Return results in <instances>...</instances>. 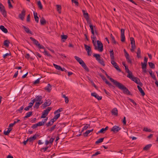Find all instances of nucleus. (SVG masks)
I'll use <instances>...</instances> for the list:
<instances>
[{
  "instance_id": "b1692460",
  "label": "nucleus",
  "mask_w": 158,
  "mask_h": 158,
  "mask_svg": "<svg viewBox=\"0 0 158 158\" xmlns=\"http://www.w3.org/2000/svg\"><path fill=\"white\" fill-rule=\"evenodd\" d=\"M152 146V145L151 144L147 145L143 148V149L145 151L148 150Z\"/></svg>"
},
{
  "instance_id": "8fccbe9b",
  "label": "nucleus",
  "mask_w": 158,
  "mask_h": 158,
  "mask_svg": "<svg viewBox=\"0 0 158 158\" xmlns=\"http://www.w3.org/2000/svg\"><path fill=\"white\" fill-rule=\"evenodd\" d=\"M105 131L104 130V128H103L101 129L99 131H98L97 134L100 133L103 134L105 133Z\"/></svg>"
},
{
  "instance_id": "2eb2a0df",
  "label": "nucleus",
  "mask_w": 158,
  "mask_h": 158,
  "mask_svg": "<svg viewBox=\"0 0 158 158\" xmlns=\"http://www.w3.org/2000/svg\"><path fill=\"white\" fill-rule=\"evenodd\" d=\"M38 136V135L36 134L34 135L32 137H30L29 138L27 139H28V141L29 142H32L35 140L37 137Z\"/></svg>"
},
{
  "instance_id": "f704fd0d",
  "label": "nucleus",
  "mask_w": 158,
  "mask_h": 158,
  "mask_svg": "<svg viewBox=\"0 0 158 158\" xmlns=\"http://www.w3.org/2000/svg\"><path fill=\"white\" fill-rule=\"evenodd\" d=\"M56 7L57 11L59 13H61V6L60 5H57Z\"/></svg>"
},
{
  "instance_id": "ddd939ff",
  "label": "nucleus",
  "mask_w": 158,
  "mask_h": 158,
  "mask_svg": "<svg viewBox=\"0 0 158 158\" xmlns=\"http://www.w3.org/2000/svg\"><path fill=\"white\" fill-rule=\"evenodd\" d=\"M25 10L23 9L21 14H19V17L21 20H23L25 15Z\"/></svg>"
},
{
  "instance_id": "4c0bfd02",
  "label": "nucleus",
  "mask_w": 158,
  "mask_h": 158,
  "mask_svg": "<svg viewBox=\"0 0 158 158\" xmlns=\"http://www.w3.org/2000/svg\"><path fill=\"white\" fill-rule=\"evenodd\" d=\"M125 67L126 72L128 73V75H131L132 74V72L129 71L127 66H125Z\"/></svg>"
},
{
  "instance_id": "e433bc0d",
  "label": "nucleus",
  "mask_w": 158,
  "mask_h": 158,
  "mask_svg": "<svg viewBox=\"0 0 158 158\" xmlns=\"http://www.w3.org/2000/svg\"><path fill=\"white\" fill-rule=\"evenodd\" d=\"M42 104V102H36L35 105L34 106V108H35L36 109H38L40 105Z\"/></svg>"
},
{
  "instance_id": "4468645a",
  "label": "nucleus",
  "mask_w": 158,
  "mask_h": 158,
  "mask_svg": "<svg viewBox=\"0 0 158 158\" xmlns=\"http://www.w3.org/2000/svg\"><path fill=\"white\" fill-rule=\"evenodd\" d=\"M91 95L92 96L94 97L95 98H97L98 100H100L102 99V96H99L98 94L94 92L91 94Z\"/></svg>"
},
{
  "instance_id": "f3484780",
  "label": "nucleus",
  "mask_w": 158,
  "mask_h": 158,
  "mask_svg": "<svg viewBox=\"0 0 158 158\" xmlns=\"http://www.w3.org/2000/svg\"><path fill=\"white\" fill-rule=\"evenodd\" d=\"M137 87L139 92L143 96H144L145 95V94L142 88L140 87L139 85H137Z\"/></svg>"
},
{
  "instance_id": "052dcab7",
  "label": "nucleus",
  "mask_w": 158,
  "mask_h": 158,
  "mask_svg": "<svg viewBox=\"0 0 158 158\" xmlns=\"http://www.w3.org/2000/svg\"><path fill=\"white\" fill-rule=\"evenodd\" d=\"M37 124L38 126H41L44 125V123H43V122L42 121L39 122L38 123H37Z\"/></svg>"
},
{
  "instance_id": "774afa93",
  "label": "nucleus",
  "mask_w": 158,
  "mask_h": 158,
  "mask_svg": "<svg viewBox=\"0 0 158 158\" xmlns=\"http://www.w3.org/2000/svg\"><path fill=\"white\" fill-rule=\"evenodd\" d=\"M56 125H54L52 127L50 128V131H52L54 130L56 128Z\"/></svg>"
},
{
  "instance_id": "0eeeda50",
  "label": "nucleus",
  "mask_w": 158,
  "mask_h": 158,
  "mask_svg": "<svg viewBox=\"0 0 158 158\" xmlns=\"http://www.w3.org/2000/svg\"><path fill=\"white\" fill-rule=\"evenodd\" d=\"M84 46L86 50V51L88 55L89 56H90L91 55V50L90 46H88L86 44H84Z\"/></svg>"
},
{
  "instance_id": "0e129e2a",
  "label": "nucleus",
  "mask_w": 158,
  "mask_h": 158,
  "mask_svg": "<svg viewBox=\"0 0 158 158\" xmlns=\"http://www.w3.org/2000/svg\"><path fill=\"white\" fill-rule=\"evenodd\" d=\"M62 109H63L62 108H60L58 109V110H56L54 112V114H55L56 113H59V112L61 111L62 110Z\"/></svg>"
},
{
  "instance_id": "a19ab883",
  "label": "nucleus",
  "mask_w": 158,
  "mask_h": 158,
  "mask_svg": "<svg viewBox=\"0 0 158 158\" xmlns=\"http://www.w3.org/2000/svg\"><path fill=\"white\" fill-rule=\"evenodd\" d=\"M103 139H104V138H100L99 139H98V140L97 141L95 142V143L96 144H97L98 143H102V142H103Z\"/></svg>"
},
{
  "instance_id": "37998d69",
  "label": "nucleus",
  "mask_w": 158,
  "mask_h": 158,
  "mask_svg": "<svg viewBox=\"0 0 158 158\" xmlns=\"http://www.w3.org/2000/svg\"><path fill=\"white\" fill-rule=\"evenodd\" d=\"M148 64L150 67L152 69H154L155 68L154 64L152 62H148Z\"/></svg>"
},
{
  "instance_id": "393cba45",
  "label": "nucleus",
  "mask_w": 158,
  "mask_h": 158,
  "mask_svg": "<svg viewBox=\"0 0 158 158\" xmlns=\"http://www.w3.org/2000/svg\"><path fill=\"white\" fill-rule=\"evenodd\" d=\"M136 53L137 57L138 58H140L141 57L140 56L141 51L140 48H137V51Z\"/></svg>"
},
{
  "instance_id": "79ce46f5",
  "label": "nucleus",
  "mask_w": 158,
  "mask_h": 158,
  "mask_svg": "<svg viewBox=\"0 0 158 158\" xmlns=\"http://www.w3.org/2000/svg\"><path fill=\"white\" fill-rule=\"evenodd\" d=\"M9 43L10 42L9 41L7 40H5L4 42V45L7 47H8L9 46Z\"/></svg>"
},
{
  "instance_id": "1a4fd4ad",
  "label": "nucleus",
  "mask_w": 158,
  "mask_h": 158,
  "mask_svg": "<svg viewBox=\"0 0 158 158\" xmlns=\"http://www.w3.org/2000/svg\"><path fill=\"white\" fill-rule=\"evenodd\" d=\"M121 129V127H119L117 126H113L111 130V131H113L114 133H116L118 132Z\"/></svg>"
},
{
  "instance_id": "f8f14e48",
  "label": "nucleus",
  "mask_w": 158,
  "mask_h": 158,
  "mask_svg": "<svg viewBox=\"0 0 158 158\" xmlns=\"http://www.w3.org/2000/svg\"><path fill=\"white\" fill-rule=\"evenodd\" d=\"M82 11L83 12L84 17L85 19L88 22L89 19V16L88 14L84 10H82Z\"/></svg>"
},
{
  "instance_id": "4d7b16f0",
  "label": "nucleus",
  "mask_w": 158,
  "mask_h": 158,
  "mask_svg": "<svg viewBox=\"0 0 158 158\" xmlns=\"http://www.w3.org/2000/svg\"><path fill=\"white\" fill-rule=\"evenodd\" d=\"M129 100L134 105H135V106H136V105L137 104L134 101V100L131 98H129Z\"/></svg>"
},
{
  "instance_id": "aec40b11",
  "label": "nucleus",
  "mask_w": 158,
  "mask_h": 158,
  "mask_svg": "<svg viewBox=\"0 0 158 158\" xmlns=\"http://www.w3.org/2000/svg\"><path fill=\"white\" fill-rule=\"evenodd\" d=\"M24 28L25 31L27 33H29L31 34H32V32L30 30L29 28L26 27V26H22Z\"/></svg>"
},
{
  "instance_id": "338daca9",
  "label": "nucleus",
  "mask_w": 158,
  "mask_h": 158,
  "mask_svg": "<svg viewBox=\"0 0 158 158\" xmlns=\"http://www.w3.org/2000/svg\"><path fill=\"white\" fill-rule=\"evenodd\" d=\"M9 131L10 130H7V131H4V134L6 135H8L10 132V131Z\"/></svg>"
},
{
  "instance_id": "9b49d317",
  "label": "nucleus",
  "mask_w": 158,
  "mask_h": 158,
  "mask_svg": "<svg viewBox=\"0 0 158 158\" xmlns=\"http://www.w3.org/2000/svg\"><path fill=\"white\" fill-rule=\"evenodd\" d=\"M111 63L118 71L120 72L121 71V70L119 69V66L117 65V64L114 60H111Z\"/></svg>"
},
{
  "instance_id": "5701e85b",
  "label": "nucleus",
  "mask_w": 158,
  "mask_h": 158,
  "mask_svg": "<svg viewBox=\"0 0 158 158\" xmlns=\"http://www.w3.org/2000/svg\"><path fill=\"white\" fill-rule=\"evenodd\" d=\"M0 29L5 33H7L8 32L7 30L3 26L1 25L0 26Z\"/></svg>"
},
{
  "instance_id": "4be33fe9",
  "label": "nucleus",
  "mask_w": 158,
  "mask_h": 158,
  "mask_svg": "<svg viewBox=\"0 0 158 158\" xmlns=\"http://www.w3.org/2000/svg\"><path fill=\"white\" fill-rule=\"evenodd\" d=\"M89 24H90L89 27H90V28L91 29V33H92V34L93 35H94V28H93V27H95V26H93L92 24H91L90 22H89Z\"/></svg>"
},
{
  "instance_id": "72a5a7b5",
  "label": "nucleus",
  "mask_w": 158,
  "mask_h": 158,
  "mask_svg": "<svg viewBox=\"0 0 158 158\" xmlns=\"http://www.w3.org/2000/svg\"><path fill=\"white\" fill-rule=\"evenodd\" d=\"M93 56L95 57L96 60L98 61L100 58H101L100 55L97 54H94Z\"/></svg>"
},
{
  "instance_id": "39448f33",
  "label": "nucleus",
  "mask_w": 158,
  "mask_h": 158,
  "mask_svg": "<svg viewBox=\"0 0 158 158\" xmlns=\"http://www.w3.org/2000/svg\"><path fill=\"white\" fill-rule=\"evenodd\" d=\"M30 39L33 41V43L40 49H44V47L40 45L38 41L32 37H31Z\"/></svg>"
},
{
  "instance_id": "bf43d9fd",
  "label": "nucleus",
  "mask_w": 158,
  "mask_h": 158,
  "mask_svg": "<svg viewBox=\"0 0 158 158\" xmlns=\"http://www.w3.org/2000/svg\"><path fill=\"white\" fill-rule=\"evenodd\" d=\"M61 38L62 39L66 40L68 36L67 35H61Z\"/></svg>"
},
{
  "instance_id": "bb28decb",
  "label": "nucleus",
  "mask_w": 158,
  "mask_h": 158,
  "mask_svg": "<svg viewBox=\"0 0 158 158\" xmlns=\"http://www.w3.org/2000/svg\"><path fill=\"white\" fill-rule=\"evenodd\" d=\"M114 53L113 50L110 51V56L111 60H114Z\"/></svg>"
},
{
  "instance_id": "864d4df0",
  "label": "nucleus",
  "mask_w": 158,
  "mask_h": 158,
  "mask_svg": "<svg viewBox=\"0 0 158 158\" xmlns=\"http://www.w3.org/2000/svg\"><path fill=\"white\" fill-rule=\"evenodd\" d=\"M72 3H74L76 5L78 6L79 4L78 2L76 0H72Z\"/></svg>"
},
{
  "instance_id": "c85d7f7f",
  "label": "nucleus",
  "mask_w": 158,
  "mask_h": 158,
  "mask_svg": "<svg viewBox=\"0 0 158 158\" xmlns=\"http://www.w3.org/2000/svg\"><path fill=\"white\" fill-rule=\"evenodd\" d=\"M93 129L91 130H87L85 133H84V136L85 137H87L88 136V135L92 131Z\"/></svg>"
},
{
  "instance_id": "20e7f679",
  "label": "nucleus",
  "mask_w": 158,
  "mask_h": 158,
  "mask_svg": "<svg viewBox=\"0 0 158 158\" xmlns=\"http://www.w3.org/2000/svg\"><path fill=\"white\" fill-rule=\"evenodd\" d=\"M127 76L137 84L141 86H142L143 84L140 81L139 79L132 75V74L131 75H128Z\"/></svg>"
},
{
  "instance_id": "7ed1b4c3",
  "label": "nucleus",
  "mask_w": 158,
  "mask_h": 158,
  "mask_svg": "<svg viewBox=\"0 0 158 158\" xmlns=\"http://www.w3.org/2000/svg\"><path fill=\"white\" fill-rule=\"evenodd\" d=\"M74 58L84 69L87 71H89V69L82 59L76 56H75Z\"/></svg>"
},
{
  "instance_id": "a878e982",
  "label": "nucleus",
  "mask_w": 158,
  "mask_h": 158,
  "mask_svg": "<svg viewBox=\"0 0 158 158\" xmlns=\"http://www.w3.org/2000/svg\"><path fill=\"white\" fill-rule=\"evenodd\" d=\"M105 81V83H106V84H107V85H108L109 87L110 88H112V89H114V86H113V85H112L107 80V79H106Z\"/></svg>"
},
{
  "instance_id": "de8ad7c7",
  "label": "nucleus",
  "mask_w": 158,
  "mask_h": 158,
  "mask_svg": "<svg viewBox=\"0 0 158 158\" xmlns=\"http://www.w3.org/2000/svg\"><path fill=\"white\" fill-rule=\"evenodd\" d=\"M89 126H90L89 124H86L83 128L82 130L81 131V132H83L84 130H86Z\"/></svg>"
},
{
  "instance_id": "58836bf2",
  "label": "nucleus",
  "mask_w": 158,
  "mask_h": 158,
  "mask_svg": "<svg viewBox=\"0 0 158 158\" xmlns=\"http://www.w3.org/2000/svg\"><path fill=\"white\" fill-rule=\"evenodd\" d=\"M62 97L65 98V103H68L69 101L68 98L65 95H63V94H62Z\"/></svg>"
},
{
  "instance_id": "603ef678",
  "label": "nucleus",
  "mask_w": 158,
  "mask_h": 158,
  "mask_svg": "<svg viewBox=\"0 0 158 158\" xmlns=\"http://www.w3.org/2000/svg\"><path fill=\"white\" fill-rule=\"evenodd\" d=\"M44 54L47 55V56H51L50 54L45 50H44Z\"/></svg>"
},
{
  "instance_id": "c03bdc74",
  "label": "nucleus",
  "mask_w": 158,
  "mask_h": 158,
  "mask_svg": "<svg viewBox=\"0 0 158 158\" xmlns=\"http://www.w3.org/2000/svg\"><path fill=\"white\" fill-rule=\"evenodd\" d=\"M37 4L38 6V7L40 9H42L43 8V6L41 4V2L40 1H39L37 2Z\"/></svg>"
},
{
  "instance_id": "cd10ccee",
  "label": "nucleus",
  "mask_w": 158,
  "mask_h": 158,
  "mask_svg": "<svg viewBox=\"0 0 158 158\" xmlns=\"http://www.w3.org/2000/svg\"><path fill=\"white\" fill-rule=\"evenodd\" d=\"M152 70H150L149 73L152 78H153L154 80H156V77L154 73H152Z\"/></svg>"
},
{
  "instance_id": "09e8293b",
  "label": "nucleus",
  "mask_w": 158,
  "mask_h": 158,
  "mask_svg": "<svg viewBox=\"0 0 158 158\" xmlns=\"http://www.w3.org/2000/svg\"><path fill=\"white\" fill-rule=\"evenodd\" d=\"M8 3L9 5V8L11 9L13 8V6L11 3L10 0H8Z\"/></svg>"
},
{
  "instance_id": "69168bd1",
  "label": "nucleus",
  "mask_w": 158,
  "mask_h": 158,
  "mask_svg": "<svg viewBox=\"0 0 158 158\" xmlns=\"http://www.w3.org/2000/svg\"><path fill=\"white\" fill-rule=\"evenodd\" d=\"M52 108L51 107H48L47 108L44 110H45L48 113H49V112L51 110Z\"/></svg>"
},
{
  "instance_id": "7c9ffc66",
  "label": "nucleus",
  "mask_w": 158,
  "mask_h": 158,
  "mask_svg": "<svg viewBox=\"0 0 158 158\" xmlns=\"http://www.w3.org/2000/svg\"><path fill=\"white\" fill-rule=\"evenodd\" d=\"M40 24L41 25H44L46 23V21L43 17L40 20Z\"/></svg>"
},
{
  "instance_id": "f03ea898",
  "label": "nucleus",
  "mask_w": 158,
  "mask_h": 158,
  "mask_svg": "<svg viewBox=\"0 0 158 158\" xmlns=\"http://www.w3.org/2000/svg\"><path fill=\"white\" fill-rule=\"evenodd\" d=\"M92 41L93 45L94 47V49L95 50H98V51L101 52L103 51V45L102 44L101 41L99 40L97 41L98 45V46H97L96 44V41H94V39Z\"/></svg>"
},
{
  "instance_id": "e2e57ef3",
  "label": "nucleus",
  "mask_w": 158,
  "mask_h": 158,
  "mask_svg": "<svg viewBox=\"0 0 158 158\" xmlns=\"http://www.w3.org/2000/svg\"><path fill=\"white\" fill-rule=\"evenodd\" d=\"M40 78H38L37 79L36 81H35L34 82V84H36L40 82Z\"/></svg>"
},
{
  "instance_id": "3c124183",
  "label": "nucleus",
  "mask_w": 158,
  "mask_h": 158,
  "mask_svg": "<svg viewBox=\"0 0 158 158\" xmlns=\"http://www.w3.org/2000/svg\"><path fill=\"white\" fill-rule=\"evenodd\" d=\"M100 154H101V152H100L98 151L92 155V157H93L94 156H96Z\"/></svg>"
},
{
  "instance_id": "680f3d73",
  "label": "nucleus",
  "mask_w": 158,
  "mask_h": 158,
  "mask_svg": "<svg viewBox=\"0 0 158 158\" xmlns=\"http://www.w3.org/2000/svg\"><path fill=\"white\" fill-rule=\"evenodd\" d=\"M131 52H134V49L135 48V45H132L131 46Z\"/></svg>"
},
{
  "instance_id": "6e6552de",
  "label": "nucleus",
  "mask_w": 158,
  "mask_h": 158,
  "mask_svg": "<svg viewBox=\"0 0 158 158\" xmlns=\"http://www.w3.org/2000/svg\"><path fill=\"white\" fill-rule=\"evenodd\" d=\"M51 101L49 99L46 100L45 103L42 104L43 108H45L47 106H49L51 104Z\"/></svg>"
},
{
  "instance_id": "5fc2aeb1",
  "label": "nucleus",
  "mask_w": 158,
  "mask_h": 158,
  "mask_svg": "<svg viewBox=\"0 0 158 158\" xmlns=\"http://www.w3.org/2000/svg\"><path fill=\"white\" fill-rule=\"evenodd\" d=\"M53 124V123L50 120L49 122L46 124V125L47 126V127H49L52 125Z\"/></svg>"
},
{
  "instance_id": "ea45409f",
  "label": "nucleus",
  "mask_w": 158,
  "mask_h": 158,
  "mask_svg": "<svg viewBox=\"0 0 158 158\" xmlns=\"http://www.w3.org/2000/svg\"><path fill=\"white\" fill-rule=\"evenodd\" d=\"M110 37L112 41V42L115 44H116V42L115 40V38L112 35V34H111L110 35Z\"/></svg>"
},
{
  "instance_id": "dca6fc26",
  "label": "nucleus",
  "mask_w": 158,
  "mask_h": 158,
  "mask_svg": "<svg viewBox=\"0 0 158 158\" xmlns=\"http://www.w3.org/2000/svg\"><path fill=\"white\" fill-rule=\"evenodd\" d=\"M51 87V85L50 84H48L47 86L44 88V89L49 92L52 89Z\"/></svg>"
},
{
  "instance_id": "2f4dec72",
  "label": "nucleus",
  "mask_w": 158,
  "mask_h": 158,
  "mask_svg": "<svg viewBox=\"0 0 158 158\" xmlns=\"http://www.w3.org/2000/svg\"><path fill=\"white\" fill-rule=\"evenodd\" d=\"M98 62L103 66H105V64L102 58H100L98 60Z\"/></svg>"
},
{
  "instance_id": "c9c22d12",
  "label": "nucleus",
  "mask_w": 158,
  "mask_h": 158,
  "mask_svg": "<svg viewBox=\"0 0 158 158\" xmlns=\"http://www.w3.org/2000/svg\"><path fill=\"white\" fill-rule=\"evenodd\" d=\"M130 39L131 46L135 45V42L134 38L133 37H131L130 38Z\"/></svg>"
},
{
  "instance_id": "423d86ee",
  "label": "nucleus",
  "mask_w": 158,
  "mask_h": 158,
  "mask_svg": "<svg viewBox=\"0 0 158 158\" xmlns=\"http://www.w3.org/2000/svg\"><path fill=\"white\" fill-rule=\"evenodd\" d=\"M0 11L4 17L6 16V12L5 10V7L0 2Z\"/></svg>"
},
{
  "instance_id": "473e14b6",
  "label": "nucleus",
  "mask_w": 158,
  "mask_h": 158,
  "mask_svg": "<svg viewBox=\"0 0 158 158\" xmlns=\"http://www.w3.org/2000/svg\"><path fill=\"white\" fill-rule=\"evenodd\" d=\"M32 111L29 112L26 114V115L24 117V118H27L30 117L32 115Z\"/></svg>"
},
{
  "instance_id": "6e6d98bb",
  "label": "nucleus",
  "mask_w": 158,
  "mask_h": 158,
  "mask_svg": "<svg viewBox=\"0 0 158 158\" xmlns=\"http://www.w3.org/2000/svg\"><path fill=\"white\" fill-rule=\"evenodd\" d=\"M143 131L146 132H151V130L150 129H148L147 127H144L143 129Z\"/></svg>"
},
{
  "instance_id": "49530a36",
  "label": "nucleus",
  "mask_w": 158,
  "mask_h": 158,
  "mask_svg": "<svg viewBox=\"0 0 158 158\" xmlns=\"http://www.w3.org/2000/svg\"><path fill=\"white\" fill-rule=\"evenodd\" d=\"M141 67H142V69H147V64L141 62Z\"/></svg>"
},
{
  "instance_id": "f257e3e1",
  "label": "nucleus",
  "mask_w": 158,
  "mask_h": 158,
  "mask_svg": "<svg viewBox=\"0 0 158 158\" xmlns=\"http://www.w3.org/2000/svg\"><path fill=\"white\" fill-rule=\"evenodd\" d=\"M106 76L107 78L109 79L116 87L119 89L122 90L124 94L128 95L130 94V92L129 91L128 89L122 83L110 77L107 74H106Z\"/></svg>"
},
{
  "instance_id": "412c9836",
  "label": "nucleus",
  "mask_w": 158,
  "mask_h": 158,
  "mask_svg": "<svg viewBox=\"0 0 158 158\" xmlns=\"http://www.w3.org/2000/svg\"><path fill=\"white\" fill-rule=\"evenodd\" d=\"M35 19V21L37 23L39 22V18L37 16V14L36 12H35L33 13Z\"/></svg>"
},
{
  "instance_id": "a18cd8bd",
  "label": "nucleus",
  "mask_w": 158,
  "mask_h": 158,
  "mask_svg": "<svg viewBox=\"0 0 158 158\" xmlns=\"http://www.w3.org/2000/svg\"><path fill=\"white\" fill-rule=\"evenodd\" d=\"M53 66L55 67V68L56 69H57L60 70V69H61V67L59 65H57L55 64H53Z\"/></svg>"
},
{
  "instance_id": "13d9d810",
  "label": "nucleus",
  "mask_w": 158,
  "mask_h": 158,
  "mask_svg": "<svg viewBox=\"0 0 158 158\" xmlns=\"http://www.w3.org/2000/svg\"><path fill=\"white\" fill-rule=\"evenodd\" d=\"M60 114L58 113L54 117V118L56 119H57L60 117Z\"/></svg>"
},
{
  "instance_id": "6ab92c4d",
  "label": "nucleus",
  "mask_w": 158,
  "mask_h": 158,
  "mask_svg": "<svg viewBox=\"0 0 158 158\" xmlns=\"http://www.w3.org/2000/svg\"><path fill=\"white\" fill-rule=\"evenodd\" d=\"M118 111L116 108H114L112 110L111 113L112 114L114 115L117 116L118 114Z\"/></svg>"
},
{
  "instance_id": "9d476101",
  "label": "nucleus",
  "mask_w": 158,
  "mask_h": 158,
  "mask_svg": "<svg viewBox=\"0 0 158 158\" xmlns=\"http://www.w3.org/2000/svg\"><path fill=\"white\" fill-rule=\"evenodd\" d=\"M125 30L123 29H121V41L124 42L125 40V36L124 35Z\"/></svg>"
},
{
  "instance_id": "a211bd4d",
  "label": "nucleus",
  "mask_w": 158,
  "mask_h": 158,
  "mask_svg": "<svg viewBox=\"0 0 158 158\" xmlns=\"http://www.w3.org/2000/svg\"><path fill=\"white\" fill-rule=\"evenodd\" d=\"M35 98L36 101L38 102H42V103L43 102L41 101L42 99V96H37Z\"/></svg>"
},
{
  "instance_id": "c756f323",
  "label": "nucleus",
  "mask_w": 158,
  "mask_h": 158,
  "mask_svg": "<svg viewBox=\"0 0 158 158\" xmlns=\"http://www.w3.org/2000/svg\"><path fill=\"white\" fill-rule=\"evenodd\" d=\"M48 114V113L45 110H44L42 113L41 118H45Z\"/></svg>"
}]
</instances>
